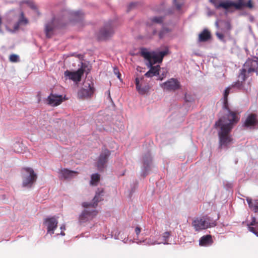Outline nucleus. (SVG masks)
Instances as JSON below:
<instances>
[{"instance_id": "f257e3e1", "label": "nucleus", "mask_w": 258, "mask_h": 258, "mask_svg": "<svg viewBox=\"0 0 258 258\" xmlns=\"http://www.w3.org/2000/svg\"><path fill=\"white\" fill-rule=\"evenodd\" d=\"M231 86L227 88L224 91V107L228 111V115L227 119L225 117L220 118L215 124L216 127H220V130L218 132L219 137L220 145L227 146L232 141L230 133L234 124L236 123L239 120V117L236 115V113L231 111L227 106V98L229 94L230 90L232 88Z\"/></svg>"}, {"instance_id": "f03ea898", "label": "nucleus", "mask_w": 258, "mask_h": 258, "mask_svg": "<svg viewBox=\"0 0 258 258\" xmlns=\"http://www.w3.org/2000/svg\"><path fill=\"white\" fill-rule=\"evenodd\" d=\"M103 189H98L92 202L82 203V205L85 209L81 212L78 218V221L80 224H84L90 222L97 216L98 211L95 209L98 203L102 200V197L103 196Z\"/></svg>"}, {"instance_id": "7ed1b4c3", "label": "nucleus", "mask_w": 258, "mask_h": 258, "mask_svg": "<svg viewBox=\"0 0 258 258\" xmlns=\"http://www.w3.org/2000/svg\"><path fill=\"white\" fill-rule=\"evenodd\" d=\"M168 53L169 50L168 48L158 53L149 52L145 48H143L141 50V55L142 56L148 60V62H151L153 65L157 62H162L164 56Z\"/></svg>"}, {"instance_id": "20e7f679", "label": "nucleus", "mask_w": 258, "mask_h": 258, "mask_svg": "<svg viewBox=\"0 0 258 258\" xmlns=\"http://www.w3.org/2000/svg\"><path fill=\"white\" fill-rule=\"evenodd\" d=\"M216 225V221L211 220L208 216L196 218L192 222V226L196 231L214 227Z\"/></svg>"}, {"instance_id": "39448f33", "label": "nucleus", "mask_w": 258, "mask_h": 258, "mask_svg": "<svg viewBox=\"0 0 258 258\" xmlns=\"http://www.w3.org/2000/svg\"><path fill=\"white\" fill-rule=\"evenodd\" d=\"M22 185L23 187L31 188L36 182L37 175L33 169L30 167H25L22 169Z\"/></svg>"}, {"instance_id": "423d86ee", "label": "nucleus", "mask_w": 258, "mask_h": 258, "mask_svg": "<svg viewBox=\"0 0 258 258\" xmlns=\"http://www.w3.org/2000/svg\"><path fill=\"white\" fill-rule=\"evenodd\" d=\"M255 72L258 75V61L256 60L248 59L245 62L243 68L240 70L239 78L242 80H245L247 78L246 73Z\"/></svg>"}, {"instance_id": "0eeeda50", "label": "nucleus", "mask_w": 258, "mask_h": 258, "mask_svg": "<svg viewBox=\"0 0 258 258\" xmlns=\"http://www.w3.org/2000/svg\"><path fill=\"white\" fill-rule=\"evenodd\" d=\"M83 86L84 87L78 93V97L83 99L91 97L95 91L93 83L87 80L85 81Z\"/></svg>"}, {"instance_id": "6e6552de", "label": "nucleus", "mask_w": 258, "mask_h": 258, "mask_svg": "<svg viewBox=\"0 0 258 258\" xmlns=\"http://www.w3.org/2000/svg\"><path fill=\"white\" fill-rule=\"evenodd\" d=\"M161 87L166 91H175L181 88L180 82L175 78H171L161 85Z\"/></svg>"}, {"instance_id": "1a4fd4ad", "label": "nucleus", "mask_w": 258, "mask_h": 258, "mask_svg": "<svg viewBox=\"0 0 258 258\" xmlns=\"http://www.w3.org/2000/svg\"><path fill=\"white\" fill-rule=\"evenodd\" d=\"M114 30L111 22L106 24L100 30L98 37L100 40H105L112 36Z\"/></svg>"}, {"instance_id": "9d476101", "label": "nucleus", "mask_w": 258, "mask_h": 258, "mask_svg": "<svg viewBox=\"0 0 258 258\" xmlns=\"http://www.w3.org/2000/svg\"><path fill=\"white\" fill-rule=\"evenodd\" d=\"M63 26V24L58 22L55 19L52 20L45 25V32L46 37L51 38L52 36L55 27H61Z\"/></svg>"}, {"instance_id": "9b49d317", "label": "nucleus", "mask_w": 258, "mask_h": 258, "mask_svg": "<svg viewBox=\"0 0 258 258\" xmlns=\"http://www.w3.org/2000/svg\"><path fill=\"white\" fill-rule=\"evenodd\" d=\"M84 72V70L82 68H80L76 72H71L67 70L64 72V75L65 77H68L70 80L79 82L81 81Z\"/></svg>"}, {"instance_id": "f8f14e48", "label": "nucleus", "mask_w": 258, "mask_h": 258, "mask_svg": "<svg viewBox=\"0 0 258 258\" xmlns=\"http://www.w3.org/2000/svg\"><path fill=\"white\" fill-rule=\"evenodd\" d=\"M110 154V151L108 150L102 151L100 155L97 163V168L99 171H102L104 168L105 164L107 162L108 158Z\"/></svg>"}, {"instance_id": "ddd939ff", "label": "nucleus", "mask_w": 258, "mask_h": 258, "mask_svg": "<svg viewBox=\"0 0 258 258\" xmlns=\"http://www.w3.org/2000/svg\"><path fill=\"white\" fill-rule=\"evenodd\" d=\"M44 224L47 226V232L51 234L54 233V230L57 228L58 222L55 217H52L45 219Z\"/></svg>"}, {"instance_id": "4468645a", "label": "nucleus", "mask_w": 258, "mask_h": 258, "mask_svg": "<svg viewBox=\"0 0 258 258\" xmlns=\"http://www.w3.org/2000/svg\"><path fill=\"white\" fill-rule=\"evenodd\" d=\"M258 124L257 115L255 113L249 114L244 122L243 125L245 127H254Z\"/></svg>"}, {"instance_id": "2eb2a0df", "label": "nucleus", "mask_w": 258, "mask_h": 258, "mask_svg": "<svg viewBox=\"0 0 258 258\" xmlns=\"http://www.w3.org/2000/svg\"><path fill=\"white\" fill-rule=\"evenodd\" d=\"M63 99L61 95H58L51 93L47 97L48 104L52 106H56L62 102Z\"/></svg>"}, {"instance_id": "dca6fc26", "label": "nucleus", "mask_w": 258, "mask_h": 258, "mask_svg": "<svg viewBox=\"0 0 258 258\" xmlns=\"http://www.w3.org/2000/svg\"><path fill=\"white\" fill-rule=\"evenodd\" d=\"M147 66L150 68V70L145 74V76L148 78H151L153 76L159 75L160 66H153L151 62H148Z\"/></svg>"}, {"instance_id": "f3484780", "label": "nucleus", "mask_w": 258, "mask_h": 258, "mask_svg": "<svg viewBox=\"0 0 258 258\" xmlns=\"http://www.w3.org/2000/svg\"><path fill=\"white\" fill-rule=\"evenodd\" d=\"M245 80H242L241 78H239L238 77V80L237 81L233 83L231 85V87L232 88H237V89L239 90H243L245 91L246 92H248L250 89V83H248L246 86L245 85Z\"/></svg>"}, {"instance_id": "a211bd4d", "label": "nucleus", "mask_w": 258, "mask_h": 258, "mask_svg": "<svg viewBox=\"0 0 258 258\" xmlns=\"http://www.w3.org/2000/svg\"><path fill=\"white\" fill-rule=\"evenodd\" d=\"M78 174V172L75 171L70 170L67 169H63L60 172L59 178L60 179H68L73 178L74 176Z\"/></svg>"}, {"instance_id": "6ab92c4d", "label": "nucleus", "mask_w": 258, "mask_h": 258, "mask_svg": "<svg viewBox=\"0 0 258 258\" xmlns=\"http://www.w3.org/2000/svg\"><path fill=\"white\" fill-rule=\"evenodd\" d=\"M213 243L211 235H206L201 237L199 240V245L202 246H208Z\"/></svg>"}, {"instance_id": "aec40b11", "label": "nucleus", "mask_w": 258, "mask_h": 258, "mask_svg": "<svg viewBox=\"0 0 258 258\" xmlns=\"http://www.w3.org/2000/svg\"><path fill=\"white\" fill-rule=\"evenodd\" d=\"M144 161V168L146 174H147L148 171L150 169V165L152 161V158L151 154L148 153L145 155L143 158Z\"/></svg>"}, {"instance_id": "412c9836", "label": "nucleus", "mask_w": 258, "mask_h": 258, "mask_svg": "<svg viewBox=\"0 0 258 258\" xmlns=\"http://www.w3.org/2000/svg\"><path fill=\"white\" fill-rule=\"evenodd\" d=\"M211 33L207 29H204L199 35V41L200 42H205L211 38Z\"/></svg>"}, {"instance_id": "4be33fe9", "label": "nucleus", "mask_w": 258, "mask_h": 258, "mask_svg": "<svg viewBox=\"0 0 258 258\" xmlns=\"http://www.w3.org/2000/svg\"><path fill=\"white\" fill-rule=\"evenodd\" d=\"M232 7H234V2L228 1L224 2H220L218 6H217V9H219L222 8L225 10H228Z\"/></svg>"}, {"instance_id": "5701e85b", "label": "nucleus", "mask_w": 258, "mask_h": 258, "mask_svg": "<svg viewBox=\"0 0 258 258\" xmlns=\"http://www.w3.org/2000/svg\"><path fill=\"white\" fill-rule=\"evenodd\" d=\"M28 23V20L25 17L23 12H21L20 17L17 23L15 25L14 28L17 30L18 29L20 25H26Z\"/></svg>"}, {"instance_id": "b1692460", "label": "nucleus", "mask_w": 258, "mask_h": 258, "mask_svg": "<svg viewBox=\"0 0 258 258\" xmlns=\"http://www.w3.org/2000/svg\"><path fill=\"white\" fill-rule=\"evenodd\" d=\"M250 209L255 213L258 212V201L247 200Z\"/></svg>"}, {"instance_id": "393cba45", "label": "nucleus", "mask_w": 258, "mask_h": 258, "mask_svg": "<svg viewBox=\"0 0 258 258\" xmlns=\"http://www.w3.org/2000/svg\"><path fill=\"white\" fill-rule=\"evenodd\" d=\"M71 15L73 17L72 20L78 21L83 18L84 14L81 11H78L71 13Z\"/></svg>"}, {"instance_id": "a878e982", "label": "nucleus", "mask_w": 258, "mask_h": 258, "mask_svg": "<svg viewBox=\"0 0 258 258\" xmlns=\"http://www.w3.org/2000/svg\"><path fill=\"white\" fill-rule=\"evenodd\" d=\"M136 89L141 94H144L147 91L146 88H141V85L140 84V79L138 78L136 79Z\"/></svg>"}, {"instance_id": "bb28decb", "label": "nucleus", "mask_w": 258, "mask_h": 258, "mask_svg": "<svg viewBox=\"0 0 258 258\" xmlns=\"http://www.w3.org/2000/svg\"><path fill=\"white\" fill-rule=\"evenodd\" d=\"M100 180V175L99 174H93L91 177L90 184L92 185H96Z\"/></svg>"}, {"instance_id": "cd10ccee", "label": "nucleus", "mask_w": 258, "mask_h": 258, "mask_svg": "<svg viewBox=\"0 0 258 258\" xmlns=\"http://www.w3.org/2000/svg\"><path fill=\"white\" fill-rule=\"evenodd\" d=\"M152 24L157 23L162 24L164 21L163 17H154L150 19Z\"/></svg>"}, {"instance_id": "c85d7f7f", "label": "nucleus", "mask_w": 258, "mask_h": 258, "mask_svg": "<svg viewBox=\"0 0 258 258\" xmlns=\"http://www.w3.org/2000/svg\"><path fill=\"white\" fill-rule=\"evenodd\" d=\"M174 5L178 10H180L183 5V0H173Z\"/></svg>"}, {"instance_id": "c756f323", "label": "nucleus", "mask_w": 258, "mask_h": 258, "mask_svg": "<svg viewBox=\"0 0 258 258\" xmlns=\"http://www.w3.org/2000/svg\"><path fill=\"white\" fill-rule=\"evenodd\" d=\"M167 74V71L166 70L162 69V70H161L160 68L159 71V80H162L164 78L166 77Z\"/></svg>"}, {"instance_id": "7c9ffc66", "label": "nucleus", "mask_w": 258, "mask_h": 258, "mask_svg": "<svg viewBox=\"0 0 258 258\" xmlns=\"http://www.w3.org/2000/svg\"><path fill=\"white\" fill-rule=\"evenodd\" d=\"M237 3H234V8L237 10H240L242 8L244 0H237Z\"/></svg>"}, {"instance_id": "2f4dec72", "label": "nucleus", "mask_w": 258, "mask_h": 258, "mask_svg": "<svg viewBox=\"0 0 258 258\" xmlns=\"http://www.w3.org/2000/svg\"><path fill=\"white\" fill-rule=\"evenodd\" d=\"M243 5H242V7H246L250 9H251L253 8V5L252 4V0H248L247 3H243Z\"/></svg>"}, {"instance_id": "473e14b6", "label": "nucleus", "mask_w": 258, "mask_h": 258, "mask_svg": "<svg viewBox=\"0 0 258 258\" xmlns=\"http://www.w3.org/2000/svg\"><path fill=\"white\" fill-rule=\"evenodd\" d=\"M170 236V232L168 231L165 232L163 234V241H164V244H167L168 241V239Z\"/></svg>"}, {"instance_id": "72a5a7b5", "label": "nucleus", "mask_w": 258, "mask_h": 258, "mask_svg": "<svg viewBox=\"0 0 258 258\" xmlns=\"http://www.w3.org/2000/svg\"><path fill=\"white\" fill-rule=\"evenodd\" d=\"M9 59L11 62H16L19 60V57L17 55L13 54L10 56Z\"/></svg>"}, {"instance_id": "f704fd0d", "label": "nucleus", "mask_w": 258, "mask_h": 258, "mask_svg": "<svg viewBox=\"0 0 258 258\" xmlns=\"http://www.w3.org/2000/svg\"><path fill=\"white\" fill-rule=\"evenodd\" d=\"M184 100L186 102H190L194 101L193 97L187 93H185L184 95Z\"/></svg>"}, {"instance_id": "c9c22d12", "label": "nucleus", "mask_w": 258, "mask_h": 258, "mask_svg": "<svg viewBox=\"0 0 258 258\" xmlns=\"http://www.w3.org/2000/svg\"><path fill=\"white\" fill-rule=\"evenodd\" d=\"M168 32L169 30L167 29H163L162 30L160 31V32L159 33V38H163L164 37L165 34L167 33Z\"/></svg>"}, {"instance_id": "e433bc0d", "label": "nucleus", "mask_w": 258, "mask_h": 258, "mask_svg": "<svg viewBox=\"0 0 258 258\" xmlns=\"http://www.w3.org/2000/svg\"><path fill=\"white\" fill-rule=\"evenodd\" d=\"M216 35L218 37V38L220 39L221 41H225L224 36L222 33L216 32Z\"/></svg>"}, {"instance_id": "4c0bfd02", "label": "nucleus", "mask_w": 258, "mask_h": 258, "mask_svg": "<svg viewBox=\"0 0 258 258\" xmlns=\"http://www.w3.org/2000/svg\"><path fill=\"white\" fill-rule=\"evenodd\" d=\"M210 2L214 6V7L217 9V6L219 4V0H210Z\"/></svg>"}, {"instance_id": "58836bf2", "label": "nucleus", "mask_w": 258, "mask_h": 258, "mask_svg": "<svg viewBox=\"0 0 258 258\" xmlns=\"http://www.w3.org/2000/svg\"><path fill=\"white\" fill-rule=\"evenodd\" d=\"M248 228L249 229V230L252 232H253V233H254L255 234L257 235L258 236V231H257L254 228L252 227H251L250 226H248Z\"/></svg>"}, {"instance_id": "ea45409f", "label": "nucleus", "mask_w": 258, "mask_h": 258, "mask_svg": "<svg viewBox=\"0 0 258 258\" xmlns=\"http://www.w3.org/2000/svg\"><path fill=\"white\" fill-rule=\"evenodd\" d=\"M257 223V222L256 221L255 218L252 217V220H251L250 223L249 224V226H254V225H255Z\"/></svg>"}, {"instance_id": "a19ab883", "label": "nucleus", "mask_w": 258, "mask_h": 258, "mask_svg": "<svg viewBox=\"0 0 258 258\" xmlns=\"http://www.w3.org/2000/svg\"><path fill=\"white\" fill-rule=\"evenodd\" d=\"M141 228L139 227H137L135 229V232L136 233V234L137 235V236H138L139 235V234L141 232Z\"/></svg>"}, {"instance_id": "79ce46f5", "label": "nucleus", "mask_w": 258, "mask_h": 258, "mask_svg": "<svg viewBox=\"0 0 258 258\" xmlns=\"http://www.w3.org/2000/svg\"><path fill=\"white\" fill-rule=\"evenodd\" d=\"M2 24H3L2 18L0 16V33H3V31H2Z\"/></svg>"}, {"instance_id": "37998d69", "label": "nucleus", "mask_w": 258, "mask_h": 258, "mask_svg": "<svg viewBox=\"0 0 258 258\" xmlns=\"http://www.w3.org/2000/svg\"><path fill=\"white\" fill-rule=\"evenodd\" d=\"M227 29L228 30H230L231 29V26L229 23H226Z\"/></svg>"}, {"instance_id": "c03bdc74", "label": "nucleus", "mask_w": 258, "mask_h": 258, "mask_svg": "<svg viewBox=\"0 0 258 258\" xmlns=\"http://www.w3.org/2000/svg\"><path fill=\"white\" fill-rule=\"evenodd\" d=\"M60 229L61 230H64L65 229V226L64 225H62L61 227H60Z\"/></svg>"}, {"instance_id": "a18cd8bd", "label": "nucleus", "mask_w": 258, "mask_h": 258, "mask_svg": "<svg viewBox=\"0 0 258 258\" xmlns=\"http://www.w3.org/2000/svg\"><path fill=\"white\" fill-rule=\"evenodd\" d=\"M156 33H157V31L155 30H154L153 32V35H154L155 34H156Z\"/></svg>"}, {"instance_id": "49530a36", "label": "nucleus", "mask_w": 258, "mask_h": 258, "mask_svg": "<svg viewBox=\"0 0 258 258\" xmlns=\"http://www.w3.org/2000/svg\"><path fill=\"white\" fill-rule=\"evenodd\" d=\"M159 243H157L156 241H155L153 243H150V244H158Z\"/></svg>"}, {"instance_id": "de8ad7c7", "label": "nucleus", "mask_w": 258, "mask_h": 258, "mask_svg": "<svg viewBox=\"0 0 258 258\" xmlns=\"http://www.w3.org/2000/svg\"><path fill=\"white\" fill-rule=\"evenodd\" d=\"M135 4L133 3H132L130 5V7H132L133 6H134Z\"/></svg>"}, {"instance_id": "09e8293b", "label": "nucleus", "mask_w": 258, "mask_h": 258, "mask_svg": "<svg viewBox=\"0 0 258 258\" xmlns=\"http://www.w3.org/2000/svg\"><path fill=\"white\" fill-rule=\"evenodd\" d=\"M120 76H121L120 74L118 72V76H117V77H118V78H119Z\"/></svg>"}, {"instance_id": "8fccbe9b", "label": "nucleus", "mask_w": 258, "mask_h": 258, "mask_svg": "<svg viewBox=\"0 0 258 258\" xmlns=\"http://www.w3.org/2000/svg\"><path fill=\"white\" fill-rule=\"evenodd\" d=\"M62 235H65V233L63 232H61V233H60Z\"/></svg>"}]
</instances>
